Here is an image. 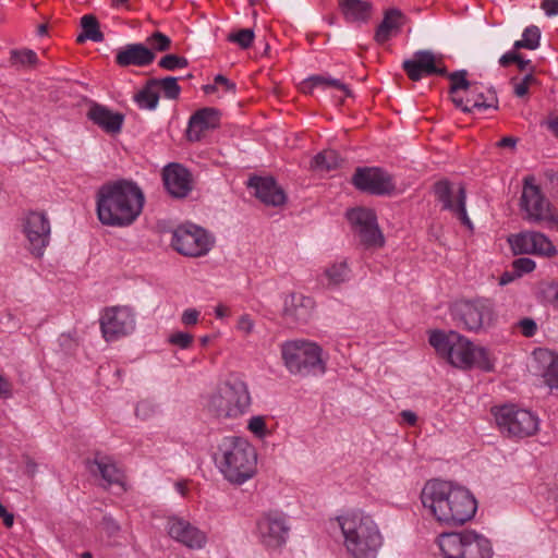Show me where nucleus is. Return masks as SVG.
Instances as JSON below:
<instances>
[{"label": "nucleus", "instance_id": "b1692460", "mask_svg": "<svg viewBox=\"0 0 558 558\" xmlns=\"http://www.w3.org/2000/svg\"><path fill=\"white\" fill-rule=\"evenodd\" d=\"M314 308L312 298L302 293H290L283 301V314L294 322H306Z\"/></svg>", "mask_w": 558, "mask_h": 558}, {"label": "nucleus", "instance_id": "423d86ee", "mask_svg": "<svg viewBox=\"0 0 558 558\" xmlns=\"http://www.w3.org/2000/svg\"><path fill=\"white\" fill-rule=\"evenodd\" d=\"M283 365L294 376H322L327 369L323 348L305 339L288 340L280 345Z\"/></svg>", "mask_w": 558, "mask_h": 558}, {"label": "nucleus", "instance_id": "9d476101", "mask_svg": "<svg viewBox=\"0 0 558 558\" xmlns=\"http://www.w3.org/2000/svg\"><path fill=\"white\" fill-rule=\"evenodd\" d=\"M453 324L463 330L478 332L493 324L494 310L488 300H461L450 306Z\"/></svg>", "mask_w": 558, "mask_h": 558}, {"label": "nucleus", "instance_id": "5fc2aeb1", "mask_svg": "<svg viewBox=\"0 0 558 558\" xmlns=\"http://www.w3.org/2000/svg\"><path fill=\"white\" fill-rule=\"evenodd\" d=\"M519 327L521 329V332L525 337L534 336L537 330L536 323L531 318H524V319L520 320Z\"/></svg>", "mask_w": 558, "mask_h": 558}, {"label": "nucleus", "instance_id": "2f4dec72", "mask_svg": "<svg viewBox=\"0 0 558 558\" xmlns=\"http://www.w3.org/2000/svg\"><path fill=\"white\" fill-rule=\"evenodd\" d=\"M402 14L397 9H390L385 13L383 22L376 29L375 40L378 44L386 43L391 35L397 32L401 26Z\"/></svg>", "mask_w": 558, "mask_h": 558}, {"label": "nucleus", "instance_id": "e2e57ef3", "mask_svg": "<svg viewBox=\"0 0 558 558\" xmlns=\"http://www.w3.org/2000/svg\"><path fill=\"white\" fill-rule=\"evenodd\" d=\"M0 396L5 397V398L11 396V384L1 374H0Z\"/></svg>", "mask_w": 558, "mask_h": 558}, {"label": "nucleus", "instance_id": "0eeeda50", "mask_svg": "<svg viewBox=\"0 0 558 558\" xmlns=\"http://www.w3.org/2000/svg\"><path fill=\"white\" fill-rule=\"evenodd\" d=\"M444 558H493L492 542L475 530L445 532L437 537Z\"/></svg>", "mask_w": 558, "mask_h": 558}, {"label": "nucleus", "instance_id": "864d4df0", "mask_svg": "<svg viewBox=\"0 0 558 558\" xmlns=\"http://www.w3.org/2000/svg\"><path fill=\"white\" fill-rule=\"evenodd\" d=\"M201 312L196 308H186L181 315V323L185 326H194L198 323Z\"/></svg>", "mask_w": 558, "mask_h": 558}, {"label": "nucleus", "instance_id": "412c9836", "mask_svg": "<svg viewBox=\"0 0 558 558\" xmlns=\"http://www.w3.org/2000/svg\"><path fill=\"white\" fill-rule=\"evenodd\" d=\"M514 254H533L550 257L556 254L553 242L543 233L524 231L508 239Z\"/></svg>", "mask_w": 558, "mask_h": 558}, {"label": "nucleus", "instance_id": "13d9d810", "mask_svg": "<svg viewBox=\"0 0 558 558\" xmlns=\"http://www.w3.org/2000/svg\"><path fill=\"white\" fill-rule=\"evenodd\" d=\"M451 95H452V102L456 105V107L460 108L463 112H472L470 102H466V100H464L462 97H460L458 95V93L451 94Z\"/></svg>", "mask_w": 558, "mask_h": 558}, {"label": "nucleus", "instance_id": "bf43d9fd", "mask_svg": "<svg viewBox=\"0 0 558 558\" xmlns=\"http://www.w3.org/2000/svg\"><path fill=\"white\" fill-rule=\"evenodd\" d=\"M102 524H104L105 530L110 535L116 534L120 530L119 524L112 518H109V517L104 518Z\"/></svg>", "mask_w": 558, "mask_h": 558}, {"label": "nucleus", "instance_id": "6e6552de", "mask_svg": "<svg viewBox=\"0 0 558 558\" xmlns=\"http://www.w3.org/2000/svg\"><path fill=\"white\" fill-rule=\"evenodd\" d=\"M251 404L246 384L232 377L220 384L208 397L206 408L219 418H235L244 414Z\"/></svg>", "mask_w": 558, "mask_h": 558}, {"label": "nucleus", "instance_id": "3c124183", "mask_svg": "<svg viewBox=\"0 0 558 558\" xmlns=\"http://www.w3.org/2000/svg\"><path fill=\"white\" fill-rule=\"evenodd\" d=\"M535 262L529 257H521L513 262V269L518 275L531 272L535 269Z\"/></svg>", "mask_w": 558, "mask_h": 558}, {"label": "nucleus", "instance_id": "393cba45", "mask_svg": "<svg viewBox=\"0 0 558 558\" xmlns=\"http://www.w3.org/2000/svg\"><path fill=\"white\" fill-rule=\"evenodd\" d=\"M248 186L255 190V196L266 205L279 206L284 203L283 191L271 178H252Z\"/></svg>", "mask_w": 558, "mask_h": 558}, {"label": "nucleus", "instance_id": "f704fd0d", "mask_svg": "<svg viewBox=\"0 0 558 558\" xmlns=\"http://www.w3.org/2000/svg\"><path fill=\"white\" fill-rule=\"evenodd\" d=\"M82 34L76 38L77 43L93 40L96 43L104 40V35L99 29V23L94 15L86 14L81 19Z\"/></svg>", "mask_w": 558, "mask_h": 558}, {"label": "nucleus", "instance_id": "338daca9", "mask_svg": "<svg viewBox=\"0 0 558 558\" xmlns=\"http://www.w3.org/2000/svg\"><path fill=\"white\" fill-rule=\"evenodd\" d=\"M129 1L130 0H111V7L114 9H120V8L130 9Z\"/></svg>", "mask_w": 558, "mask_h": 558}, {"label": "nucleus", "instance_id": "de8ad7c7", "mask_svg": "<svg viewBox=\"0 0 558 558\" xmlns=\"http://www.w3.org/2000/svg\"><path fill=\"white\" fill-rule=\"evenodd\" d=\"M149 46L158 51L168 50L171 44V40L168 36L162 33L156 32L147 39Z\"/></svg>", "mask_w": 558, "mask_h": 558}, {"label": "nucleus", "instance_id": "7ed1b4c3", "mask_svg": "<svg viewBox=\"0 0 558 558\" xmlns=\"http://www.w3.org/2000/svg\"><path fill=\"white\" fill-rule=\"evenodd\" d=\"M349 558H377L384 537L374 519L360 509L348 510L336 518Z\"/></svg>", "mask_w": 558, "mask_h": 558}, {"label": "nucleus", "instance_id": "37998d69", "mask_svg": "<svg viewBox=\"0 0 558 558\" xmlns=\"http://www.w3.org/2000/svg\"><path fill=\"white\" fill-rule=\"evenodd\" d=\"M158 413V407L150 400H142L135 407L136 417L147 421Z\"/></svg>", "mask_w": 558, "mask_h": 558}, {"label": "nucleus", "instance_id": "4c0bfd02", "mask_svg": "<svg viewBox=\"0 0 558 558\" xmlns=\"http://www.w3.org/2000/svg\"><path fill=\"white\" fill-rule=\"evenodd\" d=\"M541 31L537 26L531 25L523 31L522 38L517 40L513 45L514 49H530L534 50L539 46Z\"/></svg>", "mask_w": 558, "mask_h": 558}, {"label": "nucleus", "instance_id": "69168bd1", "mask_svg": "<svg viewBox=\"0 0 558 558\" xmlns=\"http://www.w3.org/2000/svg\"><path fill=\"white\" fill-rule=\"evenodd\" d=\"M229 314H230L229 308L226 305H223V304H218L215 307V315L219 319H222V318L229 316Z\"/></svg>", "mask_w": 558, "mask_h": 558}, {"label": "nucleus", "instance_id": "ea45409f", "mask_svg": "<svg viewBox=\"0 0 558 558\" xmlns=\"http://www.w3.org/2000/svg\"><path fill=\"white\" fill-rule=\"evenodd\" d=\"M466 75L468 72L465 70L456 71L449 74L451 94H457L459 90H468L473 87L474 84L468 81Z\"/></svg>", "mask_w": 558, "mask_h": 558}, {"label": "nucleus", "instance_id": "58836bf2", "mask_svg": "<svg viewBox=\"0 0 558 558\" xmlns=\"http://www.w3.org/2000/svg\"><path fill=\"white\" fill-rule=\"evenodd\" d=\"M151 81L156 83V88H158V93L161 90L165 97L169 99H175L180 95L181 88L175 77L168 76L160 80L154 78Z\"/></svg>", "mask_w": 558, "mask_h": 558}, {"label": "nucleus", "instance_id": "5701e85b", "mask_svg": "<svg viewBox=\"0 0 558 558\" xmlns=\"http://www.w3.org/2000/svg\"><path fill=\"white\" fill-rule=\"evenodd\" d=\"M155 59V53L143 44H130L121 48L116 54V62L120 66H146Z\"/></svg>", "mask_w": 558, "mask_h": 558}, {"label": "nucleus", "instance_id": "72a5a7b5", "mask_svg": "<svg viewBox=\"0 0 558 558\" xmlns=\"http://www.w3.org/2000/svg\"><path fill=\"white\" fill-rule=\"evenodd\" d=\"M133 99L140 109H155L159 101V93L158 88H156V83L150 80L134 95Z\"/></svg>", "mask_w": 558, "mask_h": 558}, {"label": "nucleus", "instance_id": "20e7f679", "mask_svg": "<svg viewBox=\"0 0 558 558\" xmlns=\"http://www.w3.org/2000/svg\"><path fill=\"white\" fill-rule=\"evenodd\" d=\"M214 460L223 477L232 484H244L257 471L256 449L243 437H223L218 444Z\"/></svg>", "mask_w": 558, "mask_h": 558}, {"label": "nucleus", "instance_id": "cd10ccee", "mask_svg": "<svg viewBox=\"0 0 558 558\" xmlns=\"http://www.w3.org/2000/svg\"><path fill=\"white\" fill-rule=\"evenodd\" d=\"M88 118L107 133L120 132L123 124V116L114 113L100 105H93L88 111Z\"/></svg>", "mask_w": 558, "mask_h": 558}, {"label": "nucleus", "instance_id": "79ce46f5", "mask_svg": "<svg viewBox=\"0 0 558 558\" xmlns=\"http://www.w3.org/2000/svg\"><path fill=\"white\" fill-rule=\"evenodd\" d=\"M254 39V32L251 28H243L228 35V40L236 44L239 47L248 48Z\"/></svg>", "mask_w": 558, "mask_h": 558}, {"label": "nucleus", "instance_id": "603ef678", "mask_svg": "<svg viewBox=\"0 0 558 558\" xmlns=\"http://www.w3.org/2000/svg\"><path fill=\"white\" fill-rule=\"evenodd\" d=\"M255 324L252 317L247 314H243L239 317L236 328L244 335H251L254 330Z\"/></svg>", "mask_w": 558, "mask_h": 558}, {"label": "nucleus", "instance_id": "2eb2a0df", "mask_svg": "<svg viewBox=\"0 0 558 558\" xmlns=\"http://www.w3.org/2000/svg\"><path fill=\"white\" fill-rule=\"evenodd\" d=\"M22 231L27 240V250L35 257H41L50 242L51 228L47 216L39 211L28 213Z\"/></svg>", "mask_w": 558, "mask_h": 558}, {"label": "nucleus", "instance_id": "f3484780", "mask_svg": "<svg viewBox=\"0 0 558 558\" xmlns=\"http://www.w3.org/2000/svg\"><path fill=\"white\" fill-rule=\"evenodd\" d=\"M353 185L362 192L372 195H389L395 189L392 177L380 168H357L352 177Z\"/></svg>", "mask_w": 558, "mask_h": 558}, {"label": "nucleus", "instance_id": "0e129e2a", "mask_svg": "<svg viewBox=\"0 0 558 558\" xmlns=\"http://www.w3.org/2000/svg\"><path fill=\"white\" fill-rule=\"evenodd\" d=\"M517 138L515 137H512V136H506V137H502L499 142H498V146L499 147H509V148H514L515 145H517Z\"/></svg>", "mask_w": 558, "mask_h": 558}, {"label": "nucleus", "instance_id": "c03bdc74", "mask_svg": "<svg viewBox=\"0 0 558 558\" xmlns=\"http://www.w3.org/2000/svg\"><path fill=\"white\" fill-rule=\"evenodd\" d=\"M247 428L254 436L259 439L265 438L268 434L266 422L263 416L251 417L247 424Z\"/></svg>", "mask_w": 558, "mask_h": 558}, {"label": "nucleus", "instance_id": "f03ea898", "mask_svg": "<svg viewBox=\"0 0 558 558\" xmlns=\"http://www.w3.org/2000/svg\"><path fill=\"white\" fill-rule=\"evenodd\" d=\"M145 197L133 182L118 181L102 185L97 192V216L110 227H126L141 215Z\"/></svg>", "mask_w": 558, "mask_h": 558}, {"label": "nucleus", "instance_id": "c85d7f7f", "mask_svg": "<svg viewBox=\"0 0 558 558\" xmlns=\"http://www.w3.org/2000/svg\"><path fill=\"white\" fill-rule=\"evenodd\" d=\"M87 466L94 475L99 474L107 485L123 486V473L108 458H96Z\"/></svg>", "mask_w": 558, "mask_h": 558}, {"label": "nucleus", "instance_id": "bb28decb", "mask_svg": "<svg viewBox=\"0 0 558 558\" xmlns=\"http://www.w3.org/2000/svg\"><path fill=\"white\" fill-rule=\"evenodd\" d=\"M534 359L543 368L545 384L551 390H558V354L548 349H537L534 351Z\"/></svg>", "mask_w": 558, "mask_h": 558}, {"label": "nucleus", "instance_id": "4be33fe9", "mask_svg": "<svg viewBox=\"0 0 558 558\" xmlns=\"http://www.w3.org/2000/svg\"><path fill=\"white\" fill-rule=\"evenodd\" d=\"M162 180L169 194L177 198L189 195L193 187L192 174L179 163H170L163 168Z\"/></svg>", "mask_w": 558, "mask_h": 558}, {"label": "nucleus", "instance_id": "680f3d73", "mask_svg": "<svg viewBox=\"0 0 558 558\" xmlns=\"http://www.w3.org/2000/svg\"><path fill=\"white\" fill-rule=\"evenodd\" d=\"M400 416L402 418V422L410 426H414L417 422V415L413 411H410V410H403L400 413Z\"/></svg>", "mask_w": 558, "mask_h": 558}, {"label": "nucleus", "instance_id": "f8f14e48", "mask_svg": "<svg viewBox=\"0 0 558 558\" xmlns=\"http://www.w3.org/2000/svg\"><path fill=\"white\" fill-rule=\"evenodd\" d=\"M214 244L207 231L194 223L178 226L172 232L171 245L181 255L199 257L206 255Z\"/></svg>", "mask_w": 558, "mask_h": 558}, {"label": "nucleus", "instance_id": "dca6fc26", "mask_svg": "<svg viewBox=\"0 0 558 558\" xmlns=\"http://www.w3.org/2000/svg\"><path fill=\"white\" fill-rule=\"evenodd\" d=\"M257 536L260 543L267 548H279L286 544L290 525L284 514L269 512L257 521Z\"/></svg>", "mask_w": 558, "mask_h": 558}, {"label": "nucleus", "instance_id": "c756f323", "mask_svg": "<svg viewBox=\"0 0 558 558\" xmlns=\"http://www.w3.org/2000/svg\"><path fill=\"white\" fill-rule=\"evenodd\" d=\"M315 88L323 90H339L343 96L350 95V89L345 84L327 74L312 75L302 83V89L304 93H312Z\"/></svg>", "mask_w": 558, "mask_h": 558}, {"label": "nucleus", "instance_id": "e433bc0d", "mask_svg": "<svg viewBox=\"0 0 558 558\" xmlns=\"http://www.w3.org/2000/svg\"><path fill=\"white\" fill-rule=\"evenodd\" d=\"M477 86L473 85L470 92V96L466 98V102H470L472 112L475 110L482 111L495 106L497 101L495 93L488 90L487 95L477 92Z\"/></svg>", "mask_w": 558, "mask_h": 558}, {"label": "nucleus", "instance_id": "7c9ffc66", "mask_svg": "<svg viewBox=\"0 0 558 558\" xmlns=\"http://www.w3.org/2000/svg\"><path fill=\"white\" fill-rule=\"evenodd\" d=\"M338 5L350 23L366 22L371 15V3L362 0H338Z\"/></svg>", "mask_w": 558, "mask_h": 558}, {"label": "nucleus", "instance_id": "052dcab7", "mask_svg": "<svg viewBox=\"0 0 558 558\" xmlns=\"http://www.w3.org/2000/svg\"><path fill=\"white\" fill-rule=\"evenodd\" d=\"M517 60H519V54L514 51H509L500 57L499 64L501 66H508L509 64L514 63Z\"/></svg>", "mask_w": 558, "mask_h": 558}, {"label": "nucleus", "instance_id": "a19ab883", "mask_svg": "<svg viewBox=\"0 0 558 558\" xmlns=\"http://www.w3.org/2000/svg\"><path fill=\"white\" fill-rule=\"evenodd\" d=\"M37 62V56L33 50H12L11 51V63L13 65H32Z\"/></svg>", "mask_w": 558, "mask_h": 558}, {"label": "nucleus", "instance_id": "49530a36", "mask_svg": "<svg viewBox=\"0 0 558 558\" xmlns=\"http://www.w3.org/2000/svg\"><path fill=\"white\" fill-rule=\"evenodd\" d=\"M534 84H536V77L533 74H526L521 81H513V92L515 96L523 97Z\"/></svg>", "mask_w": 558, "mask_h": 558}, {"label": "nucleus", "instance_id": "a878e982", "mask_svg": "<svg viewBox=\"0 0 558 558\" xmlns=\"http://www.w3.org/2000/svg\"><path fill=\"white\" fill-rule=\"evenodd\" d=\"M219 123V112L214 108L197 110L189 121L187 137L190 141H198L203 132L214 129Z\"/></svg>", "mask_w": 558, "mask_h": 558}, {"label": "nucleus", "instance_id": "09e8293b", "mask_svg": "<svg viewBox=\"0 0 558 558\" xmlns=\"http://www.w3.org/2000/svg\"><path fill=\"white\" fill-rule=\"evenodd\" d=\"M219 86L223 87L227 92H230L232 94L235 93V84L231 81H229L226 76L218 74L214 78L213 85L205 86V92L207 94L215 92Z\"/></svg>", "mask_w": 558, "mask_h": 558}, {"label": "nucleus", "instance_id": "1a4fd4ad", "mask_svg": "<svg viewBox=\"0 0 558 558\" xmlns=\"http://www.w3.org/2000/svg\"><path fill=\"white\" fill-rule=\"evenodd\" d=\"M500 433L511 438L533 436L539 429V418L533 412L514 404H504L492 409Z\"/></svg>", "mask_w": 558, "mask_h": 558}, {"label": "nucleus", "instance_id": "a18cd8bd", "mask_svg": "<svg viewBox=\"0 0 558 558\" xmlns=\"http://www.w3.org/2000/svg\"><path fill=\"white\" fill-rule=\"evenodd\" d=\"M159 65L166 70L172 71L185 68L187 65V60L175 54H167L160 59Z\"/></svg>", "mask_w": 558, "mask_h": 558}, {"label": "nucleus", "instance_id": "6ab92c4d", "mask_svg": "<svg viewBox=\"0 0 558 558\" xmlns=\"http://www.w3.org/2000/svg\"><path fill=\"white\" fill-rule=\"evenodd\" d=\"M166 530L175 542L190 549H203L208 541L207 533L182 517L167 519Z\"/></svg>", "mask_w": 558, "mask_h": 558}, {"label": "nucleus", "instance_id": "9b49d317", "mask_svg": "<svg viewBox=\"0 0 558 558\" xmlns=\"http://www.w3.org/2000/svg\"><path fill=\"white\" fill-rule=\"evenodd\" d=\"M99 327L105 341H118L134 332L136 328V314L128 305L105 307L99 315Z\"/></svg>", "mask_w": 558, "mask_h": 558}, {"label": "nucleus", "instance_id": "473e14b6", "mask_svg": "<svg viewBox=\"0 0 558 558\" xmlns=\"http://www.w3.org/2000/svg\"><path fill=\"white\" fill-rule=\"evenodd\" d=\"M350 277V269L345 262H338L327 266L323 274L319 276V280L327 287H337Z\"/></svg>", "mask_w": 558, "mask_h": 558}, {"label": "nucleus", "instance_id": "4d7b16f0", "mask_svg": "<svg viewBox=\"0 0 558 558\" xmlns=\"http://www.w3.org/2000/svg\"><path fill=\"white\" fill-rule=\"evenodd\" d=\"M0 519L7 527H11L14 523L13 513L9 512L7 508L0 502Z\"/></svg>", "mask_w": 558, "mask_h": 558}, {"label": "nucleus", "instance_id": "a211bd4d", "mask_svg": "<svg viewBox=\"0 0 558 558\" xmlns=\"http://www.w3.org/2000/svg\"><path fill=\"white\" fill-rule=\"evenodd\" d=\"M402 68L410 80L420 81L425 76L445 75L442 57L430 50H418L411 59L404 60Z\"/></svg>", "mask_w": 558, "mask_h": 558}, {"label": "nucleus", "instance_id": "8fccbe9b", "mask_svg": "<svg viewBox=\"0 0 558 558\" xmlns=\"http://www.w3.org/2000/svg\"><path fill=\"white\" fill-rule=\"evenodd\" d=\"M168 340L180 349H189L193 343V336L187 332L177 331L171 333Z\"/></svg>", "mask_w": 558, "mask_h": 558}, {"label": "nucleus", "instance_id": "774afa93", "mask_svg": "<svg viewBox=\"0 0 558 558\" xmlns=\"http://www.w3.org/2000/svg\"><path fill=\"white\" fill-rule=\"evenodd\" d=\"M549 128L556 135H558V118L549 122Z\"/></svg>", "mask_w": 558, "mask_h": 558}, {"label": "nucleus", "instance_id": "c9c22d12", "mask_svg": "<svg viewBox=\"0 0 558 558\" xmlns=\"http://www.w3.org/2000/svg\"><path fill=\"white\" fill-rule=\"evenodd\" d=\"M341 159L337 151L332 149H326L319 154H317L311 166L314 170L319 172L330 171L339 167Z\"/></svg>", "mask_w": 558, "mask_h": 558}, {"label": "nucleus", "instance_id": "ddd939ff", "mask_svg": "<svg viewBox=\"0 0 558 558\" xmlns=\"http://www.w3.org/2000/svg\"><path fill=\"white\" fill-rule=\"evenodd\" d=\"M521 209L524 213V218L531 222H557L550 203L535 184L533 177H526L524 179L521 195Z\"/></svg>", "mask_w": 558, "mask_h": 558}, {"label": "nucleus", "instance_id": "4468645a", "mask_svg": "<svg viewBox=\"0 0 558 558\" xmlns=\"http://www.w3.org/2000/svg\"><path fill=\"white\" fill-rule=\"evenodd\" d=\"M434 192L437 201L441 203V209L450 211L463 226L472 231L473 223L465 207V187L461 183L442 180L435 183Z\"/></svg>", "mask_w": 558, "mask_h": 558}, {"label": "nucleus", "instance_id": "f257e3e1", "mask_svg": "<svg viewBox=\"0 0 558 558\" xmlns=\"http://www.w3.org/2000/svg\"><path fill=\"white\" fill-rule=\"evenodd\" d=\"M421 502L427 515L448 527L463 525L477 510L476 499L466 488L441 480L425 483Z\"/></svg>", "mask_w": 558, "mask_h": 558}, {"label": "nucleus", "instance_id": "39448f33", "mask_svg": "<svg viewBox=\"0 0 558 558\" xmlns=\"http://www.w3.org/2000/svg\"><path fill=\"white\" fill-rule=\"evenodd\" d=\"M429 344L437 354L460 368L476 366L484 371L493 369V362L485 348L474 345L466 337L457 331L434 330L429 333Z\"/></svg>", "mask_w": 558, "mask_h": 558}, {"label": "nucleus", "instance_id": "6e6d98bb", "mask_svg": "<svg viewBox=\"0 0 558 558\" xmlns=\"http://www.w3.org/2000/svg\"><path fill=\"white\" fill-rule=\"evenodd\" d=\"M541 8L549 17L558 15V0H543Z\"/></svg>", "mask_w": 558, "mask_h": 558}, {"label": "nucleus", "instance_id": "aec40b11", "mask_svg": "<svg viewBox=\"0 0 558 558\" xmlns=\"http://www.w3.org/2000/svg\"><path fill=\"white\" fill-rule=\"evenodd\" d=\"M348 220L361 241L369 246H381L384 238L378 229L375 213L368 208H354L347 213Z\"/></svg>", "mask_w": 558, "mask_h": 558}]
</instances>
